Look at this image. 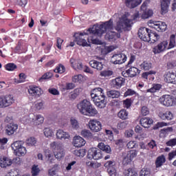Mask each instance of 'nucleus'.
Here are the masks:
<instances>
[{
	"instance_id": "obj_33",
	"label": "nucleus",
	"mask_w": 176,
	"mask_h": 176,
	"mask_svg": "<svg viewBox=\"0 0 176 176\" xmlns=\"http://www.w3.org/2000/svg\"><path fill=\"white\" fill-rule=\"evenodd\" d=\"M69 134L61 129H59L56 132V138L58 140H69Z\"/></svg>"
},
{
	"instance_id": "obj_62",
	"label": "nucleus",
	"mask_w": 176,
	"mask_h": 176,
	"mask_svg": "<svg viewBox=\"0 0 176 176\" xmlns=\"http://www.w3.org/2000/svg\"><path fill=\"white\" fill-rule=\"evenodd\" d=\"M141 113L143 116H146V115H149V109L146 106H143L142 107Z\"/></svg>"
},
{
	"instance_id": "obj_39",
	"label": "nucleus",
	"mask_w": 176,
	"mask_h": 176,
	"mask_svg": "<svg viewBox=\"0 0 176 176\" xmlns=\"http://www.w3.org/2000/svg\"><path fill=\"white\" fill-rule=\"evenodd\" d=\"M86 149L79 148L74 151V155H75V156H78V157H83L86 155Z\"/></svg>"
},
{
	"instance_id": "obj_31",
	"label": "nucleus",
	"mask_w": 176,
	"mask_h": 176,
	"mask_svg": "<svg viewBox=\"0 0 176 176\" xmlns=\"http://www.w3.org/2000/svg\"><path fill=\"white\" fill-rule=\"evenodd\" d=\"M98 113V111H97V109H96L93 107V104H91L88 109L84 111L83 115H85L86 116H96Z\"/></svg>"
},
{
	"instance_id": "obj_18",
	"label": "nucleus",
	"mask_w": 176,
	"mask_h": 176,
	"mask_svg": "<svg viewBox=\"0 0 176 176\" xmlns=\"http://www.w3.org/2000/svg\"><path fill=\"white\" fill-rule=\"evenodd\" d=\"M164 79L166 83L176 85V74L173 72H166L164 74Z\"/></svg>"
},
{
	"instance_id": "obj_20",
	"label": "nucleus",
	"mask_w": 176,
	"mask_h": 176,
	"mask_svg": "<svg viewBox=\"0 0 176 176\" xmlns=\"http://www.w3.org/2000/svg\"><path fill=\"white\" fill-rule=\"evenodd\" d=\"M168 45V42H167V41H164L159 43L157 46L154 47L153 49V52L155 54L162 53V52H164V50L167 49Z\"/></svg>"
},
{
	"instance_id": "obj_37",
	"label": "nucleus",
	"mask_w": 176,
	"mask_h": 176,
	"mask_svg": "<svg viewBox=\"0 0 176 176\" xmlns=\"http://www.w3.org/2000/svg\"><path fill=\"white\" fill-rule=\"evenodd\" d=\"M118 117L122 120H126L129 119V111L124 109H122L118 113Z\"/></svg>"
},
{
	"instance_id": "obj_15",
	"label": "nucleus",
	"mask_w": 176,
	"mask_h": 176,
	"mask_svg": "<svg viewBox=\"0 0 176 176\" xmlns=\"http://www.w3.org/2000/svg\"><path fill=\"white\" fill-rule=\"evenodd\" d=\"M150 24L158 32H164L167 30V25L164 22L150 21Z\"/></svg>"
},
{
	"instance_id": "obj_49",
	"label": "nucleus",
	"mask_w": 176,
	"mask_h": 176,
	"mask_svg": "<svg viewBox=\"0 0 176 176\" xmlns=\"http://www.w3.org/2000/svg\"><path fill=\"white\" fill-rule=\"evenodd\" d=\"M74 83H82L83 82V76L82 74L76 75L72 78Z\"/></svg>"
},
{
	"instance_id": "obj_58",
	"label": "nucleus",
	"mask_w": 176,
	"mask_h": 176,
	"mask_svg": "<svg viewBox=\"0 0 176 176\" xmlns=\"http://www.w3.org/2000/svg\"><path fill=\"white\" fill-rule=\"evenodd\" d=\"M41 170L38 168V166L34 165L32 168V175L38 176Z\"/></svg>"
},
{
	"instance_id": "obj_44",
	"label": "nucleus",
	"mask_w": 176,
	"mask_h": 176,
	"mask_svg": "<svg viewBox=\"0 0 176 176\" xmlns=\"http://www.w3.org/2000/svg\"><path fill=\"white\" fill-rule=\"evenodd\" d=\"M81 135L87 140H90V138H92L93 137V134L91 133V132H90V131L87 129H83L81 131Z\"/></svg>"
},
{
	"instance_id": "obj_28",
	"label": "nucleus",
	"mask_w": 176,
	"mask_h": 176,
	"mask_svg": "<svg viewBox=\"0 0 176 176\" xmlns=\"http://www.w3.org/2000/svg\"><path fill=\"white\" fill-rule=\"evenodd\" d=\"M140 123L142 127H144V129H149L151 125L153 124V120L145 117L140 119Z\"/></svg>"
},
{
	"instance_id": "obj_57",
	"label": "nucleus",
	"mask_w": 176,
	"mask_h": 176,
	"mask_svg": "<svg viewBox=\"0 0 176 176\" xmlns=\"http://www.w3.org/2000/svg\"><path fill=\"white\" fill-rule=\"evenodd\" d=\"M43 131L44 135H45L47 138H49V137H52L53 130H52L50 128H45Z\"/></svg>"
},
{
	"instance_id": "obj_3",
	"label": "nucleus",
	"mask_w": 176,
	"mask_h": 176,
	"mask_svg": "<svg viewBox=\"0 0 176 176\" xmlns=\"http://www.w3.org/2000/svg\"><path fill=\"white\" fill-rule=\"evenodd\" d=\"M91 100L98 108L105 107V93L101 87L93 89L90 93Z\"/></svg>"
},
{
	"instance_id": "obj_51",
	"label": "nucleus",
	"mask_w": 176,
	"mask_h": 176,
	"mask_svg": "<svg viewBox=\"0 0 176 176\" xmlns=\"http://www.w3.org/2000/svg\"><path fill=\"white\" fill-rule=\"evenodd\" d=\"M70 123L72 129H74L75 130H78V129H79V122H78L76 119L74 118H71Z\"/></svg>"
},
{
	"instance_id": "obj_23",
	"label": "nucleus",
	"mask_w": 176,
	"mask_h": 176,
	"mask_svg": "<svg viewBox=\"0 0 176 176\" xmlns=\"http://www.w3.org/2000/svg\"><path fill=\"white\" fill-rule=\"evenodd\" d=\"M86 144V141L80 136H75L73 139V145L76 148H81Z\"/></svg>"
},
{
	"instance_id": "obj_17",
	"label": "nucleus",
	"mask_w": 176,
	"mask_h": 176,
	"mask_svg": "<svg viewBox=\"0 0 176 176\" xmlns=\"http://www.w3.org/2000/svg\"><path fill=\"white\" fill-rule=\"evenodd\" d=\"M150 34L151 30L146 28H140L138 31V36L144 42H148V41H149Z\"/></svg>"
},
{
	"instance_id": "obj_8",
	"label": "nucleus",
	"mask_w": 176,
	"mask_h": 176,
	"mask_svg": "<svg viewBox=\"0 0 176 176\" xmlns=\"http://www.w3.org/2000/svg\"><path fill=\"white\" fill-rule=\"evenodd\" d=\"M127 61V56L124 54H115L112 56L111 62L112 64L116 65H120L126 63Z\"/></svg>"
},
{
	"instance_id": "obj_22",
	"label": "nucleus",
	"mask_w": 176,
	"mask_h": 176,
	"mask_svg": "<svg viewBox=\"0 0 176 176\" xmlns=\"http://www.w3.org/2000/svg\"><path fill=\"white\" fill-rule=\"evenodd\" d=\"M19 129V125L14 122L9 123L6 126V133L8 135H12Z\"/></svg>"
},
{
	"instance_id": "obj_61",
	"label": "nucleus",
	"mask_w": 176,
	"mask_h": 176,
	"mask_svg": "<svg viewBox=\"0 0 176 176\" xmlns=\"http://www.w3.org/2000/svg\"><path fill=\"white\" fill-rule=\"evenodd\" d=\"M166 67L168 69H173L176 67V60H172L166 63Z\"/></svg>"
},
{
	"instance_id": "obj_30",
	"label": "nucleus",
	"mask_w": 176,
	"mask_h": 176,
	"mask_svg": "<svg viewBox=\"0 0 176 176\" xmlns=\"http://www.w3.org/2000/svg\"><path fill=\"white\" fill-rule=\"evenodd\" d=\"M158 116L162 120H173L174 119V116L171 111H166V113L161 111L159 113Z\"/></svg>"
},
{
	"instance_id": "obj_55",
	"label": "nucleus",
	"mask_w": 176,
	"mask_h": 176,
	"mask_svg": "<svg viewBox=\"0 0 176 176\" xmlns=\"http://www.w3.org/2000/svg\"><path fill=\"white\" fill-rule=\"evenodd\" d=\"M137 92L131 89H128L124 94V97H129L130 96H135Z\"/></svg>"
},
{
	"instance_id": "obj_4",
	"label": "nucleus",
	"mask_w": 176,
	"mask_h": 176,
	"mask_svg": "<svg viewBox=\"0 0 176 176\" xmlns=\"http://www.w3.org/2000/svg\"><path fill=\"white\" fill-rule=\"evenodd\" d=\"M50 146L54 152L56 159H61L64 157V148H63V144L61 143L53 142L50 144Z\"/></svg>"
},
{
	"instance_id": "obj_42",
	"label": "nucleus",
	"mask_w": 176,
	"mask_h": 176,
	"mask_svg": "<svg viewBox=\"0 0 176 176\" xmlns=\"http://www.w3.org/2000/svg\"><path fill=\"white\" fill-rule=\"evenodd\" d=\"M51 78H53V73L50 72H47L45 73L39 79L38 82H43L44 80H46L47 79H51Z\"/></svg>"
},
{
	"instance_id": "obj_13",
	"label": "nucleus",
	"mask_w": 176,
	"mask_h": 176,
	"mask_svg": "<svg viewBox=\"0 0 176 176\" xmlns=\"http://www.w3.org/2000/svg\"><path fill=\"white\" fill-rule=\"evenodd\" d=\"M89 127L92 133H98L102 130V124L97 120H91L89 122Z\"/></svg>"
},
{
	"instance_id": "obj_52",
	"label": "nucleus",
	"mask_w": 176,
	"mask_h": 176,
	"mask_svg": "<svg viewBox=\"0 0 176 176\" xmlns=\"http://www.w3.org/2000/svg\"><path fill=\"white\" fill-rule=\"evenodd\" d=\"M133 104V100H131V98H126V100H123V105L124 108H126V109H129L130 107H131Z\"/></svg>"
},
{
	"instance_id": "obj_32",
	"label": "nucleus",
	"mask_w": 176,
	"mask_h": 176,
	"mask_svg": "<svg viewBox=\"0 0 176 176\" xmlns=\"http://www.w3.org/2000/svg\"><path fill=\"white\" fill-rule=\"evenodd\" d=\"M166 163V157L164 155H162L158 156L155 160V167L156 168H160V167H162Z\"/></svg>"
},
{
	"instance_id": "obj_56",
	"label": "nucleus",
	"mask_w": 176,
	"mask_h": 176,
	"mask_svg": "<svg viewBox=\"0 0 176 176\" xmlns=\"http://www.w3.org/2000/svg\"><path fill=\"white\" fill-rule=\"evenodd\" d=\"M26 144L29 146H34V145L36 144V139H35L34 137H31L26 140Z\"/></svg>"
},
{
	"instance_id": "obj_27",
	"label": "nucleus",
	"mask_w": 176,
	"mask_h": 176,
	"mask_svg": "<svg viewBox=\"0 0 176 176\" xmlns=\"http://www.w3.org/2000/svg\"><path fill=\"white\" fill-rule=\"evenodd\" d=\"M43 122H45V118H43L42 115L38 114L34 118H32L30 124L31 126H39V124H42Z\"/></svg>"
},
{
	"instance_id": "obj_26",
	"label": "nucleus",
	"mask_w": 176,
	"mask_h": 176,
	"mask_svg": "<svg viewBox=\"0 0 176 176\" xmlns=\"http://www.w3.org/2000/svg\"><path fill=\"white\" fill-rule=\"evenodd\" d=\"M89 65L91 67V68L97 69V71H102V68H104V64L96 60H90Z\"/></svg>"
},
{
	"instance_id": "obj_7",
	"label": "nucleus",
	"mask_w": 176,
	"mask_h": 176,
	"mask_svg": "<svg viewBox=\"0 0 176 176\" xmlns=\"http://www.w3.org/2000/svg\"><path fill=\"white\" fill-rule=\"evenodd\" d=\"M133 24V20L125 19L122 21L119 22L116 27V30L118 32H122V30L124 31H130L131 30V25Z\"/></svg>"
},
{
	"instance_id": "obj_29",
	"label": "nucleus",
	"mask_w": 176,
	"mask_h": 176,
	"mask_svg": "<svg viewBox=\"0 0 176 176\" xmlns=\"http://www.w3.org/2000/svg\"><path fill=\"white\" fill-rule=\"evenodd\" d=\"M69 63L72 68H74V69H78L79 71L83 70L84 67L82 63L78 62L76 60L74 59L73 58H70Z\"/></svg>"
},
{
	"instance_id": "obj_21",
	"label": "nucleus",
	"mask_w": 176,
	"mask_h": 176,
	"mask_svg": "<svg viewBox=\"0 0 176 176\" xmlns=\"http://www.w3.org/2000/svg\"><path fill=\"white\" fill-rule=\"evenodd\" d=\"M91 103L87 100H83L77 105L78 109L82 115L85 113V111H87Z\"/></svg>"
},
{
	"instance_id": "obj_11",
	"label": "nucleus",
	"mask_w": 176,
	"mask_h": 176,
	"mask_svg": "<svg viewBox=\"0 0 176 176\" xmlns=\"http://www.w3.org/2000/svg\"><path fill=\"white\" fill-rule=\"evenodd\" d=\"M28 93L32 97L39 98L43 94V89L36 85H31L29 87Z\"/></svg>"
},
{
	"instance_id": "obj_59",
	"label": "nucleus",
	"mask_w": 176,
	"mask_h": 176,
	"mask_svg": "<svg viewBox=\"0 0 176 176\" xmlns=\"http://www.w3.org/2000/svg\"><path fill=\"white\" fill-rule=\"evenodd\" d=\"M112 75H113V72L111 70H104L100 73V76H104V78L112 76Z\"/></svg>"
},
{
	"instance_id": "obj_43",
	"label": "nucleus",
	"mask_w": 176,
	"mask_h": 176,
	"mask_svg": "<svg viewBox=\"0 0 176 176\" xmlns=\"http://www.w3.org/2000/svg\"><path fill=\"white\" fill-rule=\"evenodd\" d=\"M4 67L6 71H10V72H12V71H14L15 69H17V65L13 63H7L4 66Z\"/></svg>"
},
{
	"instance_id": "obj_54",
	"label": "nucleus",
	"mask_w": 176,
	"mask_h": 176,
	"mask_svg": "<svg viewBox=\"0 0 176 176\" xmlns=\"http://www.w3.org/2000/svg\"><path fill=\"white\" fill-rule=\"evenodd\" d=\"M62 89L63 91H65V90H72V89H75V84L72 82H67L66 85L63 86Z\"/></svg>"
},
{
	"instance_id": "obj_41",
	"label": "nucleus",
	"mask_w": 176,
	"mask_h": 176,
	"mask_svg": "<svg viewBox=\"0 0 176 176\" xmlns=\"http://www.w3.org/2000/svg\"><path fill=\"white\" fill-rule=\"evenodd\" d=\"M162 89V85L160 84H155L153 85V87L148 89L146 90L147 93H156L157 91H159V90Z\"/></svg>"
},
{
	"instance_id": "obj_24",
	"label": "nucleus",
	"mask_w": 176,
	"mask_h": 176,
	"mask_svg": "<svg viewBox=\"0 0 176 176\" xmlns=\"http://www.w3.org/2000/svg\"><path fill=\"white\" fill-rule=\"evenodd\" d=\"M142 3V0H125V6L126 8L129 9H134V8H137L138 5H141Z\"/></svg>"
},
{
	"instance_id": "obj_40",
	"label": "nucleus",
	"mask_w": 176,
	"mask_h": 176,
	"mask_svg": "<svg viewBox=\"0 0 176 176\" xmlns=\"http://www.w3.org/2000/svg\"><path fill=\"white\" fill-rule=\"evenodd\" d=\"M54 72L55 74H64L65 72V66L61 63L58 64L54 69Z\"/></svg>"
},
{
	"instance_id": "obj_38",
	"label": "nucleus",
	"mask_w": 176,
	"mask_h": 176,
	"mask_svg": "<svg viewBox=\"0 0 176 176\" xmlns=\"http://www.w3.org/2000/svg\"><path fill=\"white\" fill-rule=\"evenodd\" d=\"M124 174L125 176H138V173L133 168L125 169L124 171Z\"/></svg>"
},
{
	"instance_id": "obj_19",
	"label": "nucleus",
	"mask_w": 176,
	"mask_h": 176,
	"mask_svg": "<svg viewBox=\"0 0 176 176\" xmlns=\"http://www.w3.org/2000/svg\"><path fill=\"white\" fill-rule=\"evenodd\" d=\"M126 79L122 77H116V78L111 80V86L114 89H120L122 86L124 85Z\"/></svg>"
},
{
	"instance_id": "obj_14",
	"label": "nucleus",
	"mask_w": 176,
	"mask_h": 176,
	"mask_svg": "<svg viewBox=\"0 0 176 176\" xmlns=\"http://www.w3.org/2000/svg\"><path fill=\"white\" fill-rule=\"evenodd\" d=\"M104 166L110 176H116V162L115 161H107Z\"/></svg>"
},
{
	"instance_id": "obj_45",
	"label": "nucleus",
	"mask_w": 176,
	"mask_h": 176,
	"mask_svg": "<svg viewBox=\"0 0 176 176\" xmlns=\"http://www.w3.org/2000/svg\"><path fill=\"white\" fill-rule=\"evenodd\" d=\"M140 68L144 71H149L152 68V63L144 61L140 65Z\"/></svg>"
},
{
	"instance_id": "obj_34",
	"label": "nucleus",
	"mask_w": 176,
	"mask_h": 176,
	"mask_svg": "<svg viewBox=\"0 0 176 176\" xmlns=\"http://www.w3.org/2000/svg\"><path fill=\"white\" fill-rule=\"evenodd\" d=\"M148 38L149 40H148L147 42H150V43H155V42H157V41H159L160 36H159L157 33L151 30Z\"/></svg>"
},
{
	"instance_id": "obj_48",
	"label": "nucleus",
	"mask_w": 176,
	"mask_h": 176,
	"mask_svg": "<svg viewBox=\"0 0 176 176\" xmlns=\"http://www.w3.org/2000/svg\"><path fill=\"white\" fill-rule=\"evenodd\" d=\"M6 144H8V138H0V151H5L6 149Z\"/></svg>"
},
{
	"instance_id": "obj_25",
	"label": "nucleus",
	"mask_w": 176,
	"mask_h": 176,
	"mask_svg": "<svg viewBox=\"0 0 176 176\" xmlns=\"http://www.w3.org/2000/svg\"><path fill=\"white\" fill-rule=\"evenodd\" d=\"M12 160L8 157H0V167L6 168L9 166H12Z\"/></svg>"
},
{
	"instance_id": "obj_12",
	"label": "nucleus",
	"mask_w": 176,
	"mask_h": 176,
	"mask_svg": "<svg viewBox=\"0 0 176 176\" xmlns=\"http://www.w3.org/2000/svg\"><path fill=\"white\" fill-rule=\"evenodd\" d=\"M138 154V151L137 150H131L128 151L126 156L123 157L122 164L124 166H127V164H130V163L133 162V159H134V157H137Z\"/></svg>"
},
{
	"instance_id": "obj_10",
	"label": "nucleus",
	"mask_w": 176,
	"mask_h": 176,
	"mask_svg": "<svg viewBox=\"0 0 176 176\" xmlns=\"http://www.w3.org/2000/svg\"><path fill=\"white\" fill-rule=\"evenodd\" d=\"M14 102L12 95L0 96V108H6L10 107Z\"/></svg>"
},
{
	"instance_id": "obj_6",
	"label": "nucleus",
	"mask_w": 176,
	"mask_h": 176,
	"mask_svg": "<svg viewBox=\"0 0 176 176\" xmlns=\"http://www.w3.org/2000/svg\"><path fill=\"white\" fill-rule=\"evenodd\" d=\"M11 148L17 156H24L27 153V148L23 146V142L16 141L11 144Z\"/></svg>"
},
{
	"instance_id": "obj_16",
	"label": "nucleus",
	"mask_w": 176,
	"mask_h": 176,
	"mask_svg": "<svg viewBox=\"0 0 176 176\" xmlns=\"http://www.w3.org/2000/svg\"><path fill=\"white\" fill-rule=\"evenodd\" d=\"M140 72H141V70L138 69V68L131 67L125 72H122V75L124 78H134V76H137Z\"/></svg>"
},
{
	"instance_id": "obj_60",
	"label": "nucleus",
	"mask_w": 176,
	"mask_h": 176,
	"mask_svg": "<svg viewBox=\"0 0 176 176\" xmlns=\"http://www.w3.org/2000/svg\"><path fill=\"white\" fill-rule=\"evenodd\" d=\"M76 166H77L76 161H72V162L67 164V166L66 167V170L67 171H70V170H72V168H75Z\"/></svg>"
},
{
	"instance_id": "obj_5",
	"label": "nucleus",
	"mask_w": 176,
	"mask_h": 176,
	"mask_svg": "<svg viewBox=\"0 0 176 176\" xmlns=\"http://www.w3.org/2000/svg\"><path fill=\"white\" fill-rule=\"evenodd\" d=\"M160 104L164 107H173L176 105V94L164 95L160 98Z\"/></svg>"
},
{
	"instance_id": "obj_53",
	"label": "nucleus",
	"mask_w": 176,
	"mask_h": 176,
	"mask_svg": "<svg viewBox=\"0 0 176 176\" xmlns=\"http://www.w3.org/2000/svg\"><path fill=\"white\" fill-rule=\"evenodd\" d=\"M44 154H45V157H47L48 160L52 162V160H53V154L52 153V151H50V150H49L47 148H45Z\"/></svg>"
},
{
	"instance_id": "obj_64",
	"label": "nucleus",
	"mask_w": 176,
	"mask_h": 176,
	"mask_svg": "<svg viewBox=\"0 0 176 176\" xmlns=\"http://www.w3.org/2000/svg\"><path fill=\"white\" fill-rule=\"evenodd\" d=\"M140 176H151V171L146 169H142Z\"/></svg>"
},
{
	"instance_id": "obj_46",
	"label": "nucleus",
	"mask_w": 176,
	"mask_h": 176,
	"mask_svg": "<svg viewBox=\"0 0 176 176\" xmlns=\"http://www.w3.org/2000/svg\"><path fill=\"white\" fill-rule=\"evenodd\" d=\"M87 41L89 43H92L93 45H101V41L98 38H94L93 36H90L87 38Z\"/></svg>"
},
{
	"instance_id": "obj_36",
	"label": "nucleus",
	"mask_w": 176,
	"mask_h": 176,
	"mask_svg": "<svg viewBox=\"0 0 176 176\" xmlns=\"http://www.w3.org/2000/svg\"><path fill=\"white\" fill-rule=\"evenodd\" d=\"M109 98H119L120 97V91L116 90H110L107 92Z\"/></svg>"
},
{
	"instance_id": "obj_2",
	"label": "nucleus",
	"mask_w": 176,
	"mask_h": 176,
	"mask_svg": "<svg viewBox=\"0 0 176 176\" xmlns=\"http://www.w3.org/2000/svg\"><path fill=\"white\" fill-rule=\"evenodd\" d=\"M98 148H91L88 151L87 157L89 159H94V160H100V159H102V151L105 152L106 153H111V152H112L111 146L109 145H105V144H104L103 142L99 143L98 145Z\"/></svg>"
},
{
	"instance_id": "obj_9",
	"label": "nucleus",
	"mask_w": 176,
	"mask_h": 176,
	"mask_svg": "<svg viewBox=\"0 0 176 176\" xmlns=\"http://www.w3.org/2000/svg\"><path fill=\"white\" fill-rule=\"evenodd\" d=\"M147 6H148V1H145L142 4L140 8L142 12L140 17L141 19H143V20L149 19V17H152L153 16V10L146 8Z\"/></svg>"
},
{
	"instance_id": "obj_35",
	"label": "nucleus",
	"mask_w": 176,
	"mask_h": 176,
	"mask_svg": "<svg viewBox=\"0 0 176 176\" xmlns=\"http://www.w3.org/2000/svg\"><path fill=\"white\" fill-rule=\"evenodd\" d=\"M170 2L171 0H161V10L162 13H167Z\"/></svg>"
},
{
	"instance_id": "obj_47",
	"label": "nucleus",
	"mask_w": 176,
	"mask_h": 176,
	"mask_svg": "<svg viewBox=\"0 0 176 176\" xmlns=\"http://www.w3.org/2000/svg\"><path fill=\"white\" fill-rule=\"evenodd\" d=\"M19 80H17V78H14V82L15 83H23V82H25V79L27 78V76H25V74L21 73L19 75Z\"/></svg>"
},
{
	"instance_id": "obj_63",
	"label": "nucleus",
	"mask_w": 176,
	"mask_h": 176,
	"mask_svg": "<svg viewBox=\"0 0 176 176\" xmlns=\"http://www.w3.org/2000/svg\"><path fill=\"white\" fill-rule=\"evenodd\" d=\"M166 146H175L176 145V138L170 139L166 142Z\"/></svg>"
},
{
	"instance_id": "obj_1",
	"label": "nucleus",
	"mask_w": 176,
	"mask_h": 176,
	"mask_svg": "<svg viewBox=\"0 0 176 176\" xmlns=\"http://www.w3.org/2000/svg\"><path fill=\"white\" fill-rule=\"evenodd\" d=\"M113 28V21L112 19H110L108 21L104 22V23L100 25L99 26L94 25L93 28H91L83 32L75 33L74 38L75 41L79 46H83V47H89L90 45L87 43L85 39L82 38L85 35H94V36H101L102 34H105L108 30H112Z\"/></svg>"
},
{
	"instance_id": "obj_50",
	"label": "nucleus",
	"mask_w": 176,
	"mask_h": 176,
	"mask_svg": "<svg viewBox=\"0 0 176 176\" xmlns=\"http://www.w3.org/2000/svg\"><path fill=\"white\" fill-rule=\"evenodd\" d=\"M173 47H175V34L170 35V42L167 49H173Z\"/></svg>"
}]
</instances>
